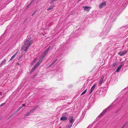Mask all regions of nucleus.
<instances>
[{
  "label": "nucleus",
  "mask_w": 128,
  "mask_h": 128,
  "mask_svg": "<svg viewBox=\"0 0 128 128\" xmlns=\"http://www.w3.org/2000/svg\"><path fill=\"white\" fill-rule=\"evenodd\" d=\"M106 2H104L100 4L99 6V7L101 9L104 7L106 6Z\"/></svg>",
  "instance_id": "f257e3e1"
},
{
  "label": "nucleus",
  "mask_w": 128,
  "mask_h": 128,
  "mask_svg": "<svg viewBox=\"0 0 128 128\" xmlns=\"http://www.w3.org/2000/svg\"><path fill=\"white\" fill-rule=\"evenodd\" d=\"M50 46H49L48 47L44 52V55L42 56V58L43 59V58L44 57V56L47 54L50 48Z\"/></svg>",
  "instance_id": "f03ea898"
},
{
  "label": "nucleus",
  "mask_w": 128,
  "mask_h": 128,
  "mask_svg": "<svg viewBox=\"0 0 128 128\" xmlns=\"http://www.w3.org/2000/svg\"><path fill=\"white\" fill-rule=\"evenodd\" d=\"M127 52V50H126L125 51H120L119 52L118 54L120 56H122L126 54Z\"/></svg>",
  "instance_id": "7ed1b4c3"
},
{
  "label": "nucleus",
  "mask_w": 128,
  "mask_h": 128,
  "mask_svg": "<svg viewBox=\"0 0 128 128\" xmlns=\"http://www.w3.org/2000/svg\"><path fill=\"white\" fill-rule=\"evenodd\" d=\"M43 59L42 58H41L36 64L34 66L36 67V68L42 62V61Z\"/></svg>",
  "instance_id": "20e7f679"
},
{
  "label": "nucleus",
  "mask_w": 128,
  "mask_h": 128,
  "mask_svg": "<svg viewBox=\"0 0 128 128\" xmlns=\"http://www.w3.org/2000/svg\"><path fill=\"white\" fill-rule=\"evenodd\" d=\"M69 120L70 124H72L74 121V120L73 119V116H71L69 118Z\"/></svg>",
  "instance_id": "39448f33"
},
{
  "label": "nucleus",
  "mask_w": 128,
  "mask_h": 128,
  "mask_svg": "<svg viewBox=\"0 0 128 128\" xmlns=\"http://www.w3.org/2000/svg\"><path fill=\"white\" fill-rule=\"evenodd\" d=\"M107 110V109H106L105 110H104L98 116V117L99 118H100L104 114L105 112Z\"/></svg>",
  "instance_id": "423d86ee"
},
{
  "label": "nucleus",
  "mask_w": 128,
  "mask_h": 128,
  "mask_svg": "<svg viewBox=\"0 0 128 128\" xmlns=\"http://www.w3.org/2000/svg\"><path fill=\"white\" fill-rule=\"evenodd\" d=\"M96 86V84H94L92 86L91 88V90H90V92H89V94H91L92 93V92H93V90L94 89Z\"/></svg>",
  "instance_id": "0eeeda50"
},
{
  "label": "nucleus",
  "mask_w": 128,
  "mask_h": 128,
  "mask_svg": "<svg viewBox=\"0 0 128 128\" xmlns=\"http://www.w3.org/2000/svg\"><path fill=\"white\" fill-rule=\"evenodd\" d=\"M6 59H4L3 61H2L0 64V67H1L4 64H6Z\"/></svg>",
  "instance_id": "6e6552de"
},
{
  "label": "nucleus",
  "mask_w": 128,
  "mask_h": 128,
  "mask_svg": "<svg viewBox=\"0 0 128 128\" xmlns=\"http://www.w3.org/2000/svg\"><path fill=\"white\" fill-rule=\"evenodd\" d=\"M104 79V76H103L102 78L100 80L99 82V84L100 85H101L103 83V80Z\"/></svg>",
  "instance_id": "1a4fd4ad"
},
{
  "label": "nucleus",
  "mask_w": 128,
  "mask_h": 128,
  "mask_svg": "<svg viewBox=\"0 0 128 128\" xmlns=\"http://www.w3.org/2000/svg\"><path fill=\"white\" fill-rule=\"evenodd\" d=\"M31 38H29L26 40L24 45V46H26L28 44V43L30 40Z\"/></svg>",
  "instance_id": "9d476101"
},
{
  "label": "nucleus",
  "mask_w": 128,
  "mask_h": 128,
  "mask_svg": "<svg viewBox=\"0 0 128 128\" xmlns=\"http://www.w3.org/2000/svg\"><path fill=\"white\" fill-rule=\"evenodd\" d=\"M83 7L84 8V10L87 11H88L91 8L90 7H88L86 6H83Z\"/></svg>",
  "instance_id": "9b49d317"
},
{
  "label": "nucleus",
  "mask_w": 128,
  "mask_h": 128,
  "mask_svg": "<svg viewBox=\"0 0 128 128\" xmlns=\"http://www.w3.org/2000/svg\"><path fill=\"white\" fill-rule=\"evenodd\" d=\"M67 118L65 116H62L60 118V120H66L67 119Z\"/></svg>",
  "instance_id": "f8f14e48"
},
{
  "label": "nucleus",
  "mask_w": 128,
  "mask_h": 128,
  "mask_svg": "<svg viewBox=\"0 0 128 128\" xmlns=\"http://www.w3.org/2000/svg\"><path fill=\"white\" fill-rule=\"evenodd\" d=\"M18 53L17 52L15 54H14L13 56H12L10 60V61L11 60L13 59H14V58L15 56H16V55Z\"/></svg>",
  "instance_id": "ddd939ff"
},
{
  "label": "nucleus",
  "mask_w": 128,
  "mask_h": 128,
  "mask_svg": "<svg viewBox=\"0 0 128 128\" xmlns=\"http://www.w3.org/2000/svg\"><path fill=\"white\" fill-rule=\"evenodd\" d=\"M122 65H120V66H119L117 68L116 70V72H118L119 70L122 67Z\"/></svg>",
  "instance_id": "4468645a"
},
{
  "label": "nucleus",
  "mask_w": 128,
  "mask_h": 128,
  "mask_svg": "<svg viewBox=\"0 0 128 128\" xmlns=\"http://www.w3.org/2000/svg\"><path fill=\"white\" fill-rule=\"evenodd\" d=\"M33 41L34 40H32L30 41V42L28 43V46L29 47L30 46V45L32 44V42H33Z\"/></svg>",
  "instance_id": "2eb2a0df"
},
{
  "label": "nucleus",
  "mask_w": 128,
  "mask_h": 128,
  "mask_svg": "<svg viewBox=\"0 0 128 128\" xmlns=\"http://www.w3.org/2000/svg\"><path fill=\"white\" fill-rule=\"evenodd\" d=\"M36 67L34 66L33 67L32 69L30 71V73H31L33 72L36 69Z\"/></svg>",
  "instance_id": "dca6fc26"
},
{
  "label": "nucleus",
  "mask_w": 128,
  "mask_h": 128,
  "mask_svg": "<svg viewBox=\"0 0 128 128\" xmlns=\"http://www.w3.org/2000/svg\"><path fill=\"white\" fill-rule=\"evenodd\" d=\"M53 8L54 6H51L47 9V10H50L52 9Z\"/></svg>",
  "instance_id": "f3484780"
},
{
  "label": "nucleus",
  "mask_w": 128,
  "mask_h": 128,
  "mask_svg": "<svg viewBox=\"0 0 128 128\" xmlns=\"http://www.w3.org/2000/svg\"><path fill=\"white\" fill-rule=\"evenodd\" d=\"M30 114V112H29L27 113L24 116V118H26V117L28 116Z\"/></svg>",
  "instance_id": "a211bd4d"
},
{
  "label": "nucleus",
  "mask_w": 128,
  "mask_h": 128,
  "mask_svg": "<svg viewBox=\"0 0 128 128\" xmlns=\"http://www.w3.org/2000/svg\"><path fill=\"white\" fill-rule=\"evenodd\" d=\"M57 60V59H56L53 62H52L50 65V66H51L53 65L54 64L55 62H56V61Z\"/></svg>",
  "instance_id": "6ab92c4d"
},
{
  "label": "nucleus",
  "mask_w": 128,
  "mask_h": 128,
  "mask_svg": "<svg viewBox=\"0 0 128 128\" xmlns=\"http://www.w3.org/2000/svg\"><path fill=\"white\" fill-rule=\"evenodd\" d=\"M87 89H86V90H85L84 92H82L81 94V95H83V94H85L86 93V91H87Z\"/></svg>",
  "instance_id": "aec40b11"
},
{
  "label": "nucleus",
  "mask_w": 128,
  "mask_h": 128,
  "mask_svg": "<svg viewBox=\"0 0 128 128\" xmlns=\"http://www.w3.org/2000/svg\"><path fill=\"white\" fill-rule=\"evenodd\" d=\"M29 47L28 46H27L25 49H24V51H26L28 49V48Z\"/></svg>",
  "instance_id": "412c9836"
},
{
  "label": "nucleus",
  "mask_w": 128,
  "mask_h": 128,
  "mask_svg": "<svg viewBox=\"0 0 128 128\" xmlns=\"http://www.w3.org/2000/svg\"><path fill=\"white\" fill-rule=\"evenodd\" d=\"M14 115V114H13V113L10 116V117L9 118H12V116H13Z\"/></svg>",
  "instance_id": "4be33fe9"
},
{
  "label": "nucleus",
  "mask_w": 128,
  "mask_h": 128,
  "mask_svg": "<svg viewBox=\"0 0 128 128\" xmlns=\"http://www.w3.org/2000/svg\"><path fill=\"white\" fill-rule=\"evenodd\" d=\"M55 0H52L50 2V4H51L53 3L55 1Z\"/></svg>",
  "instance_id": "5701e85b"
},
{
  "label": "nucleus",
  "mask_w": 128,
  "mask_h": 128,
  "mask_svg": "<svg viewBox=\"0 0 128 128\" xmlns=\"http://www.w3.org/2000/svg\"><path fill=\"white\" fill-rule=\"evenodd\" d=\"M25 104H22V105L21 106H20V107H21V108H22L23 106H25Z\"/></svg>",
  "instance_id": "b1692460"
},
{
  "label": "nucleus",
  "mask_w": 128,
  "mask_h": 128,
  "mask_svg": "<svg viewBox=\"0 0 128 128\" xmlns=\"http://www.w3.org/2000/svg\"><path fill=\"white\" fill-rule=\"evenodd\" d=\"M6 104V103L5 102H4V103H2V104L0 106V107H1V106H3V105H4Z\"/></svg>",
  "instance_id": "393cba45"
},
{
  "label": "nucleus",
  "mask_w": 128,
  "mask_h": 128,
  "mask_svg": "<svg viewBox=\"0 0 128 128\" xmlns=\"http://www.w3.org/2000/svg\"><path fill=\"white\" fill-rule=\"evenodd\" d=\"M116 65V63H115L113 64L112 66H115Z\"/></svg>",
  "instance_id": "a878e982"
},
{
  "label": "nucleus",
  "mask_w": 128,
  "mask_h": 128,
  "mask_svg": "<svg viewBox=\"0 0 128 128\" xmlns=\"http://www.w3.org/2000/svg\"><path fill=\"white\" fill-rule=\"evenodd\" d=\"M21 107H20L16 110L18 112L20 109H21Z\"/></svg>",
  "instance_id": "bb28decb"
},
{
  "label": "nucleus",
  "mask_w": 128,
  "mask_h": 128,
  "mask_svg": "<svg viewBox=\"0 0 128 128\" xmlns=\"http://www.w3.org/2000/svg\"><path fill=\"white\" fill-rule=\"evenodd\" d=\"M72 124H70V125H68V127H69V128H71L72 126Z\"/></svg>",
  "instance_id": "cd10ccee"
},
{
  "label": "nucleus",
  "mask_w": 128,
  "mask_h": 128,
  "mask_svg": "<svg viewBox=\"0 0 128 128\" xmlns=\"http://www.w3.org/2000/svg\"><path fill=\"white\" fill-rule=\"evenodd\" d=\"M18 111L16 110V111L15 112H14L13 113V114H14V115L16 114V113H17L18 112Z\"/></svg>",
  "instance_id": "c85d7f7f"
},
{
  "label": "nucleus",
  "mask_w": 128,
  "mask_h": 128,
  "mask_svg": "<svg viewBox=\"0 0 128 128\" xmlns=\"http://www.w3.org/2000/svg\"><path fill=\"white\" fill-rule=\"evenodd\" d=\"M33 111L32 110H30V112H30V114H31V113H32L33 112Z\"/></svg>",
  "instance_id": "c756f323"
},
{
  "label": "nucleus",
  "mask_w": 128,
  "mask_h": 128,
  "mask_svg": "<svg viewBox=\"0 0 128 128\" xmlns=\"http://www.w3.org/2000/svg\"><path fill=\"white\" fill-rule=\"evenodd\" d=\"M38 107V106H37L36 107L34 108V110H35Z\"/></svg>",
  "instance_id": "7c9ffc66"
},
{
  "label": "nucleus",
  "mask_w": 128,
  "mask_h": 128,
  "mask_svg": "<svg viewBox=\"0 0 128 128\" xmlns=\"http://www.w3.org/2000/svg\"><path fill=\"white\" fill-rule=\"evenodd\" d=\"M34 0H31L30 2V4H31Z\"/></svg>",
  "instance_id": "2f4dec72"
},
{
  "label": "nucleus",
  "mask_w": 128,
  "mask_h": 128,
  "mask_svg": "<svg viewBox=\"0 0 128 128\" xmlns=\"http://www.w3.org/2000/svg\"><path fill=\"white\" fill-rule=\"evenodd\" d=\"M126 124H124V125H123V126H122L124 128V127L126 126Z\"/></svg>",
  "instance_id": "473e14b6"
},
{
  "label": "nucleus",
  "mask_w": 128,
  "mask_h": 128,
  "mask_svg": "<svg viewBox=\"0 0 128 128\" xmlns=\"http://www.w3.org/2000/svg\"><path fill=\"white\" fill-rule=\"evenodd\" d=\"M35 12H34L32 14V16H33L34 14L35 13Z\"/></svg>",
  "instance_id": "72a5a7b5"
},
{
  "label": "nucleus",
  "mask_w": 128,
  "mask_h": 128,
  "mask_svg": "<svg viewBox=\"0 0 128 128\" xmlns=\"http://www.w3.org/2000/svg\"><path fill=\"white\" fill-rule=\"evenodd\" d=\"M2 92H0V95H2Z\"/></svg>",
  "instance_id": "f704fd0d"
},
{
  "label": "nucleus",
  "mask_w": 128,
  "mask_h": 128,
  "mask_svg": "<svg viewBox=\"0 0 128 128\" xmlns=\"http://www.w3.org/2000/svg\"><path fill=\"white\" fill-rule=\"evenodd\" d=\"M32 110L33 111V112H34V111L35 110H34V108H33V109H32Z\"/></svg>",
  "instance_id": "c9c22d12"
},
{
  "label": "nucleus",
  "mask_w": 128,
  "mask_h": 128,
  "mask_svg": "<svg viewBox=\"0 0 128 128\" xmlns=\"http://www.w3.org/2000/svg\"><path fill=\"white\" fill-rule=\"evenodd\" d=\"M118 111H119V110L117 111L116 112V113H117V112H118Z\"/></svg>",
  "instance_id": "e433bc0d"
},
{
  "label": "nucleus",
  "mask_w": 128,
  "mask_h": 128,
  "mask_svg": "<svg viewBox=\"0 0 128 128\" xmlns=\"http://www.w3.org/2000/svg\"><path fill=\"white\" fill-rule=\"evenodd\" d=\"M81 0H78V2H79V1H80Z\"/></svg>",
  "instance_id": "4c0bfd02"
},
{
  "label": "nucleus",
  "mask_w": 128,
  "mask_h": 128,
  "mask_svg": "<svg viewBox=\"0 0 128 128\" xmlns=\"http://www.w3.org/2000/svg\"><path fill=\"white\" fill-rule=\"evenodd\" d=\"M31 4H30V3L29 4V5H30Z\"/></svg>",
  "instance_id": "58836bf2"
},
{
  "label": "nucleus",
  "mask_w": 128,
  "mask_h": 128,
  "mask_svg": "<svg viewBox=\"0 0 128 128\" xmlns=\"http://www.w3.org/2000/svg\"><path fill=\"white\" fill-rule=\"evenodd\" d=\"M121 128H124L123 126H122V127Z\"/></svg>",
  "instance_id": "ea45409f"
},
{
  "label": "nucleus",
  "mask_w": 128,
  "mask_h": 128,
  "mask_svg": "<svg viewBox=\"0 0 128 128\" xmlns=\"http://www.w3.org/2000/svg\"><path fill=\"white\" fill-rule=\"evenodd\" d=\"M19 64V63H18V64Z\"/></svg>",
  "instance_id": "a19ab883"
},
{
  "label": "nucleus",
  "mask_w": 128,
  "mask_h": 128,
  "mask_svg": "<svg viewBox=\"0 0 128 128\" xmlns=\"http://www.w3.org/2000/svg\"><path fill=\"white\" fill-rule=\"evenodd\" d=\"M20 59V58H19L18 59V60H19Z\"/></svg>",
  "instance_id": "79ce46f5"
}]
</instances>
